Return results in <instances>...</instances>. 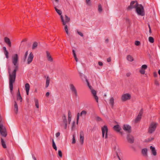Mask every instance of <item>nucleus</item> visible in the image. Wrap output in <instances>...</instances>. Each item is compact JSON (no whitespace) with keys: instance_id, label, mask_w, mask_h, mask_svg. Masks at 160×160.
<instances>
[{"instance_id":"obj_20","label":"nucleus","mask_w":160,"mask_h":160,"mask_svg":"<svg viewBox=\"0 0 160 160\" xmlns=\"http://www.w3.org/2000/svg\"><path fill=\"white\" fill-rule=\"evenodd\" d=\"M137 4H138L137 1H132L131 2V9L134 8Z\"/></svg>"},{"instance_id":"obj_32","label":"nucleus","mask_w":160,"mask_h":160,"mask_svg":"<svg viewBox=\"0 0 160 160\" xmlns=\"http://www.w3.org/2000/svg\"><path fill=\"white\" fill-rule=\"evenodd\" d=\"M52 146L53 148L55 150H57V147L53 139H52Z\"/></svg>"},{"instance_id":"obj_58","label":"nucleus","mask_w":160,"mask_h":160,"mask_svg":"<svg viewBox=\"0 0 160 160\" xmlns=\"http://www.w3.org/2000/svg\"><path fill=\"white\" fill-rule=\"evenodd\" d=\"M127 59L128 61H130V55H129L127 56Z\"/></svg>"},{"instance_id":"obj_40","label":"nucleus","mask_w":160,"mask_h":160,"mask_svg":"<svg viewBox=\"0 0 160 160\" xmlns=\"http://www.w3.org/2000/svg\"><path fill=\"white\" fill-rule=\"evenodd\" d=\"M4 52L5 55L6 56V58L7 59L8 58H9V56L8 55V51H7L6 52Z\"/></svg>"},{"instance_id":"obj_1","label":"nucleus","mask_w":160,"mask_h":160,"mask_svg":"<svg viewBox=\"0 0 160 160\" xmlns=\"http://www.w3.org/2000/svg\"><path fill=\"white\" fill-rule=\"evenodd\" d=\"M135 7L136 12L137 14L140 16H143L145 15V12L143 6L142 4H137Z\"/></svg>"},{"instance_id":"obj_28","label":"nucleus","mask_w":160,"mask_h":160,"mask_svg":"<svg viewBox=\"0 0 160 160\" xmlns=\"http://www.w3.org/2000/svg\"><path fill=\"white\" fill-rule=\"evenodd\" d=\"M50 78L48 76L47 78L46 79V88H47L48 87L49 83H50Z\"/></svg>"},{"instance_id":"obj_10","label":"nucleus","mask_w":160,"mask_h":160,"mask_svg":"<svg viewBox=\"0 0 160 160\" xmlns=\"http://www.w3.org/2000/svg\"><path fill=\"white\" fill-rule=\"evenodd\" d=\"M52 2L53 4V5L54 6V8L56 11L58 13V14L60 15V16H62V11L59 9H58L57 8V6H56V3H56L54 0L52 1Z\"/></svg>"},{"instance_id":"obj_19","label":"nucleus","mask_w":160,"mask_h":160,"mask_svg":"<svg viewBox=\"0 0 160 160\" xmlns=\"http://www.w3.org/2000/svg\"><path fill=\"white\" fill-rule=\"evenodd\" d=\"M47 54V58L48 60L50 62H52L53 61V58L52 57L50 53L48 51L46 52Z\"/></svg>"},{"instance_id":"obj_5","label":"nucleus","mask_w":160,"mask_h":160,"mask_svg":"<svg viewBox=\"0 0 160 160\" xmlns=\"http://www.w3.org/2000/svg\"><path fill=\"white\" fill-rule=\"evenodd\" d=\"M108 131V128L106 126L104 125L103 127H102V137L103 138L104 137V135L105 134V139L107 138Z\"/></svg>"},{"instance_id":"obj_3","label":"nucleus","mask_w":160,"mask_h":160,"mask_svg":"<svg viewBox=\"0 0 160 160\" xmlns=\"http://www.w3.org/2000/svg\"><path fill=\"white\" fill-rule=\"evenodd\" d=\"M122 128L123 130L128 133L127 139L129 142H130V137L129 135L130 133V126L128 125L124 124Z\"/></svg>"},{"instance_id":"obj_13","label":"nucleus","mask_w":160,"mask_h":160,"mask_svg":"<svg viewBox=\"0 0 160 160\" xmlns=\"http://www.w3.org/2000/svg\"><path fill=\"white\" fill-rule=\"evenodd\" d=\"M33 53L31 52L29 54L28 59V62H27V64H30L32 62V60H33Z\"/></svg>"},{"instance_id":"obj_24","label":"nucleus","mask_w":160,"mask_h":160,"mask_svg":"<svg viewBox=\"0 0 160 160\" xmlns=\"http://www.w3.org/2000/svg\"><path fill=\"white\" fill-rule=\"evenodd\" d=\"M1 144H2V147L4 148H6L7 146L6 144V143H5V141L2 138H1Z\"/></svg>"},{"instance_id":"obj_18","label":"nucleus","mask_w":160,"mask_h":160,"mask_svg":"<svg viewBox=\"0 0 160 160\" xmlns=\"http://www.w3.org/2000/svg\"><path fill=\"white\" fill-rule=\"evenodd\" d=\"M4 41L5 42L8 46L10 47H11V42L10 39L7 37H5L4 38Z\"/></svg>"},{"instance_id":"obj_4","label":"nucleus","mask_w":160,"mask_h":160,"mask_svg":"<svg viewBox=\"0 0 160 160\" xmlns=\"http://www.w3.org/2000/svg\"><path fill=\"white\" fill-rule=\"evenodd\" d=\"M10 68H8V73H9V82H14L15 81L16 77V74L15 73V71H13L12 74L10 73Z\"/></svg>"},{"instance_id":"obj_64","label":"nucleus","mask_w":160,"mask_h":160,"mask_svg":"<svg viewBox=\"0 0 160 160\" xmlns=\"http://www.w3.org/2000/svg\"><path fill=\"white\" fill-rule=\"evenodd\" d=\"M3 50L4 51V52H6V51H7V50H6V48L5 47H3Z\"/></svg>"},{"instance_id":"obj_9","label":"nucleus","mask_w":160,"mask_h":160,"mask_svg":"<svg viewBox=\"0 0 160 160\" xmlns=\"http://www.w3.org/2000/svg\"><path fill=\"white\" fill-rule=\"evenodd\" d=\"M12 63L14 65L17 64L18 61V57L17 54H15L12 57Z\"/></svg>"},{"instance_id":"obj_17","label":"nucleus","mask_w":160,"mask_h":160,"mask_svg":"<svg viewBox=\"0 0 160 160\" xmlns=\"http://www.w3.org/2000/svg\"><path fill=\"white\" fill-rule=\"evenodd\" d=\"M84 141V134L83 132L82 131L80 132V142L82 145Z\"/></svg>"},{"instance_id":"obj_48","label":"nucleus","mask_w":160,"mask_h":160,"mask_svg":"<svg viewBox=\"0 0 160 160\" xmlns=\"http://www.w3.org/2000/svg\"><path fill=\"white\" fill-rule=\"evenodd\" d=\"M154 83L157 86H159V84L157 80H155Z\"/></svg>"},{"instance_id":"obj_23","label":"nucleus","mask_w":160,"mask_h":160,"mask_svg":"<svg viewBox=\"0 0 160 160\" xmlns=\"http://www.w3.org/2000/svg\"><path fill=\"white\" fill-rule=\"evenodd\" d=\"M25 89L26 92V93L27 95H28L30 89V85L29 84L27 83L25 84Z\"/></svg>"},{"instance_id":"obj_12","label":"nucleus","mask_w":160,"mask_h":160,"mask_svg":"<svg viewBox=\"0 0 160 160\" xmlns=\"http://www.w3.org/2000/svg\"><path fill=\"white\" fill-rule=\"evenodd\" d=\"M93 95V98L95 99L96 101L97 102H98V97L97 96V92L94 89L91 90V91Z\"/></svg>"},{"instance_id":"obj_14","label":"nucleus","mask_w":160,"mask_h":160,"mask_svg":"<svg viewBox=\"0 0 160 160\" xmlns=\"http://www.w3.org/2000/svg\"><path fill=\"white\" fill-rule=\"evenodd\" d=\"M141 153L143 157H148V149L147 148L142 149L141 150Z\"/></svg>"},{"instance_id":"obj_57","label":"nucleus","mask_w":160,"mask_h":160,"mask_svg":"<svg viewBox=\"0 0 160 160\" xmlns=\"http://www.w3.org/2000/svg\"><path fill=\"white\" fill-rule=\"evenodd\" d=\"M68 118L69 117H71V113L70 111H69L68 112Z\"/></svg>"},{"instance_id":"obj_22","label":"nucleus","mask_w":160,"mask_h":160,"mask_svg":"<svg viewBox=\"0 0 160 160\" xmlns=\"http://www.w3.org/2000/svg\"><path fill=\"white\" fill-rule=\"evenodd\" d=\"M14 111L15 113L17 114L18 111V107L16 102L15 101H14Z\"/></svg>"},{"instance_id":"obj_54","label":"nucleus","mask_w":160,"mask_h":160,"mask_svg":"<svg viewBox=\"0 0 160 160\" xmlns=\"http://www.w3.org/2000/svg\"><path fill=\"white\" fill-rule=\"evenodd\" d=\"M75 121H73L72 123V128L75 127Z\"/></svg>"},{"instance_id":"obj_31","label":"nucleus","mask_w":160,"mask_h":160,"mask_svg":"<svg viewBox=\"0 0 160 160\" xmlns=\"http://www.w3.org/2000/svg\"><path fill=\"white\" fill-rule=\"evenodd\" d=\"M98 11L100 13H101V12H102V6L100 4H99L98 5Z\"/></svg>"},{"instance_id":"obj_63","label":"nucleus","mask_w":160,"mask_h":160,"mask_svg":"<svg viewBox=\"0 0 160 160\" xmlns=\"http://www.w3.org/2000/svg\"><path fill=\"white\" fill-rule=\"evenodd\" d=\"M98 65L99 66H102L103 65V63H102V62H98Z\"/></svg>"},{"instance_id":"obj_29","label":"nucleus","mask_w":160,"mask_h":160,"mask_svg":"<svg viewBox=\"0 0 160 160\" xmlns=\"http://www.w3.org/2000/svg\"><path fill=\"white\" fill-rule=\"evenodd\" d=\"M14 82H9V88L10 92H12L13 90V83Z\"/></svg>"},{"instance_id":"obj_46","label":"nucleus","mask_w":160,"mask_h":160,"mask_svg":"<svg viewBox=\"0 0 160 160\" xmlns=\"http://www.w3.org/2000/svg\"><path fill=\"white\" fill-rule=\"evenodd\" d=\"M134 137L132 136H131V143H132L134 142Z\"/></svg>"},{"instance_id":"obj_51","label":"nucleus","mask_w":160,"mask_h":160,"mask_svg":"<svg viewBox=\"0 0 160 160\" xmlns=\"http://www.w3.org/2000/svg\"><path fill=\"white\" fill-rule=\"evenodd\" d=\"M77 32L78 33L79 35H80L81 37H82L83 36V34L82 32H79L78 31H77Z\"/></svg>"},{"instance_id":"obj_6","label":"nucleus","mask_w":160,"mask_h":160,"mask_svg":"<svg viewBox=\"0 0 160 160\" xmlns=\"http://www.w3.org/2000/svg\"><path fill=\"white\" fill-rule=\"evenodd\" d=\"M0 133L3 137H6L7 136V130L4 125L0 127Z\"/></svg>"},{"instance_id":"obj_49","label":"nucleus","mask_w":160,"mask_h":160,"mask_svg":"<svg viewBox=\"0 0 160 160\" xmlns=\"http://www.w3.org/2000/svg\"><path fill=\"white\" fill-rule=\"evenodd\" d=\"M140 44V42L139 41H136L135 42V44L136 46H139Z\"/></svg>"},{"instance_id":"obj_52","label":"nucleus","mask_w":160,"mask_h":160,"mask_svg":"<svg viewBox=\"0 0 160 160\" xmlns=\"http://www.w3.org/2000/svg\"><path fill=\"white\" fill-rule=\"evenodd\" d=\"M79 115H80V114L79 113H78L77 114V123L78 124V120H79Z\"/></svg>"},{"instance_id":"obj_43","label":"nucleus","mask_w":160,"mask_h":160,"mask_svg":"<svg viewBox=\"0 0 160 160\" xmlns=\"http://www.w3.org/2000/svg\"><path fill=\"white\" fill-rule=\"evenodd\" d=\"M139 72H140V73L142 74H144L145 72V70L142 69L141 68V69L140 70Z\"/></svg>"},{"instance_id":"obj_33","label":"nucleus","mask_w":160,"mask_h":160,"mask_svg":"<svg viewBox=\"0 0 160 160\" xmlns=\"http://www.w3.org/2000/svg\"><path fill=\"white\" fill-rule=\"evenodd\" d=\"M87 113V112L85 110L82 111L80 114V116H82V115H86Z\"/></svg>"},{"instance_id":"obj_21","label":"nucleus","mask_w":160,"mask_h":160,"mask_svg":"<svg viewBox=\"0 0 160 160\" xmlns=\"http://www.w3.org/2000/svg\"><path fill=\"white\" fill-rule=\"evenodd\" d=\"M150 149H151V153L152 155L154 156L156 155L157 153L155 148L152 146H151L150 147Z\"/></svg>"},{"instance_id":"obj_27","label":"nucleus","mask_w":160,"mask_h":160,"mask_svg":"<svg viewBox=\"0 0 160 160\" xmlns=\"http://www.w3.org/2000/svg\"><path fill=\"white\" fill-rule=\"evenodd\" d=\"M38 43L37 42H34L32 44V49H34L38 47Z\"/></svg>"},{"instance_id":"obj_39","label":"nucleus","mask_w":160,"mask_h":160,"mask_svg":"<svg viewBox=\"0 0 160 160\" xmlns=\"http://www.w3.org/2000/svg\"><path fill=\"white\" fill-rule=\"evenodd\" d=\"M14 66H15V67H14L15 69L13 71H15V73L16 74V72L18 69V66L17 64H16V65H14Z\"/></svg>"},{"instance_id":"obj_61","label":"nucleus","mask_w":160,"mask_h":160,"mask_svg":"<svg viewBox=\"0 0 160 160\" xmlns=\"http://www.w3.org/2000/svg\"><path fill=\"white\" fill-rule=\"evenodd\" d=\"M111 58L110 57H109V58H107V61L108 62H111Z\"/></svg>"},{"instance_id":"obj_30","label":"nucleus","mask_w":160,"mask_h":160,"mask_svg":"<svg viewBox=\"0 0 160 160\" xmlns=\"http://www.w3.org/2000/svg\"><path fill=\"white\" fill-rule=\"evenodd\" d=\"M62 118L63 123L67 122V121L66 119V116L65 114H63Z\"/></svg>"},{"instance_id":"obj_59","label":"nucleus","mask_w":160,"mask_h":160,"mask_svg":"<svg viewBox=\"0 0 160 160\" xmlns=\"http://www.w3.org/2000/svg\"><path fill=\"white\" fill-rule=\"evenodd\" d=\"M60 135V133L59 132H57L56 134V137H58Z\"/></svg>"},{"instance_id":"obj_60","label":"nucleus","mask_w":160,"mask_h":160,"mask_svg":"<svg viewBox=\"0 0 160 160\" xmlns=\"http://www.w3.org/2000/svg\"><path fill=\"white\" fill-rule=\"evenodd\" d=\"M71 120V117H69L68 118V123L69 124Z\"/></svg>"},{"instance_id":"obj_2","label":"nucleus","mask_w":160,"mask_h":160,"mask_svg":"<svg viewBox=\"0 0 160 160\" xmlns=\"http://www.w3.org/2000/svg\"><path fill=\"white\" fill-rule=\"evenodd\" d=\"M158 123L155 122H152L149 126L148 128V132L150 134L153 133L156 130Z\"/></svg>"},{"instance_id":"obj_45","label":"nucleus","mask_w":160,"mask_h":160,"mask_svg":"<svg viewBox=\"0 0 160 160\" xmlns=\"http://www.w3.org/2000/svg\"><path fill=\"white\" fill-rule=\"evenodd\" d=\"M91 0H86V4L89 6H90L91 5V3L90 2Z\"/></svg>"},{"instance_id":"obj_11","label":"nucleus","mask_w":160,"mask_h":160,"mask_svg":"<svg viewBox=\"0 0 160 160\" xmlns=\"http://www.w3.org/2000/svg\"><path fill=\"white\" fill-rule=\"evenodd\" d=\"M70 89L72 92L75 94L76 97H77L78 96L77 92L73 85L72 84H71L70 85Z\"/></svg>"},{"instance_id":"obj_37","label":"nucleus","mask_w":160,"mask_h":160,"mask_svg":"<svg viewBox=\"0 0 160 160\" xmlns=\"http://www.w3.org/2000/svg\"><path fill=\"white\" fill-rule=\"evenodd\" d=\"M35 106L37 108H39V104L38 101L37 99H35Z\"/></svg>"},{"instance_id":"obj_50","label":"nucleus","mask_w":160,"mask_h":160,"mask_svg":"<svg viewBox=\"0 0 160 160\" xmlns=\"http://www.w3.org/2000/svg\"><path fill=\"white\" fill-rule=\"evenodd\" d=\"M28 54V51H27L26 52L25 55H24V61H25L26 58L27 57Z\"/></svg>"},{"instance_id":"obj_36","label":"nucleus","mask_w":160,"mask_h":160,"mask_svg":"<svg viewBox=\"0 0 160 160\" xmlns=\"http://www.w3.org/2000/svg\"><path fill=\"white\" fill-rule=\"evenodd\" d=\"M148 40L149 42L151 43H153L154 42L153 38L151 37H149Z\"/></svg>"},{"instance_id":"obj_47","label":"nucleus","mask_w":160,"mask_h":160,"mask_svg":"<svg viewBox=\"0 0 160 160\" xmlns=\"http://www.w3.org/2000/svg\"><path fill=\"white\" fill-rule=\"evenodd\" d=\"M75 142H76V140H75V136H74V135H73L72 141V144H74V143H75Z\"/></svg>"},{"instance_id":"obj_25","label":"nucleus","mask_w":160,"mask_h":160,"mask_svg":"<svg viewBox=\"0 0 160 160\" xmlns=\"http://www.w3.org/2000/svg\"><path fill=\"white\" fill-rule=\"evenodd\" d=\"M118 157L119 160H121V159L119 157L117 152H116L115 153L113 156L112 159L113 160H116V158Z\"/></svg>"},{"instance_id":"obj_15","label":"nucleus","mask_w":160,"mask_h":160,"mask_svg":"<svg viewBox=\"0 0 160 160\" xmlns=\"http://www.w3.org/2000/svg\"><path fill=\"white\" fill-rule=\"evenodd\" d=\"M113 128L115 131L117 132H119L122 135L123 134V133L122 132L120 131L121 129V128L119 125H117L114 126L113 127Z\"/></svg>"},{"instance_id":"obj_53","label":"nucleus","mask_w":160,"mask_h":160,"mask_svg":"<svg viewBox=\"0 0 160 160\" xmlns=\"http://www.w3.org/2000/svg\"><path fill=\"white\" fill-rule=\"evenodd\" d=\"M87 81L88 82V87L90 89L91 91V90L93 89L92 88V87L91 86L89 85V82H88V80H87Z\"/></svg>"},{"instance_id":"obj_55","label":"nucleus","mask_w":160,"mask_h":160,"mask_svg":"<svg viewBox=\"0 0 160 160\" xmlns=\"http://www.w3.org/2000/svg\"><path fill=\"white\" fill-rule=\"evenodd\" d=\"M96 120L98 121H100L101 120V118L98 116H97L96 118Z\"/></svg>"},{"instance_id":"obj_42","label":"nucleus","mask_w":160,"mask_h":160,"mask_svg":"<svg viewBox=\"0 0 160 160\" xmlns=\"http://www.w3.org/2000/svg\"><path fill=\"white\" fill-rule=\"evenodd\" d=\"M147 66L146 65H143L141 67V68L145 70L147 68Z\"/></svg>"},{"instance_id":"obj_41","label":"nucleus","mask_w":160,"mask_h":160,"mask_svg":"<svg viewBox=\"0 0 160 160\" xmlns=\"http://www.w3.org/2000/svg\"><path fill=\"white\" fill-rule=\"evenodd\" d=\"M3 122H2V118L1 117V115H0V127L1 126H3Z\"/></svg>"},{"instance_id":"obj_16","label":"nucleus","mask_w":160,"mask_h":160,"mask_svg":"<svg viewBox=\"0 0 160 160\" xmlns=\"http://www.w3.org/2000/svg\"><path fill=\"white\" fill-rule=\"evenodd\" d=\"M130 98V94L126 93L123 94L122 97V99L123 101H125Z\"/></svg>"},{"instance_id":"obj_8","label":"nucleus","mask_w":160,"mask_h":160,"mask_svg":"<svg viewBox=\"0 0 160 160\" xmlns=\"http://www.w3.org/2000/svg\"><path fill=\"white\" fill-rule=\"evenodd\" d=\"M142 113V109H141L137 117L134 121H132V122L134 123H138L141 120Z\"/></svg>"},{"instance_id":"obj_26","label":"nucleus","mask_w":160,"mask_h":160,"mask_svg":"<svg viewBox=\"0 0 160 160\" xmlns=\"http://www.w3.org/2000/svg\"><path fill=\"white\" fill-rule=\"evenodd\" d=\"M109 103L111 105L112 107V108L113 107L114 101V98L113 97H111L109 100Z\"/></svg>"},{"instance_id":"obj_38","label":"nucleus","mask_w":160,"mask_h":160,"mask_svg":"<svg viewBox=\"0 0 160 160\" xmlns=\"http://www.w3.org/2000/svg\"><path fill=\"white\" fill-rule=\"evenodd\" d=\"M64 123V124H62L61 125V126H63L64 127V128L65 129H66L67 128V122H65L63 123Z\"/></svg>"},{"instance_id":"obj_44","label":"nucleus","mask_w":160,"mask_h":160,"mask_svg":"<svg viewBox=\"0 0 160 160\" xmlns=\"http://www.w3.org/2000/svg\"><path fill=\"white\" fill-rule=\"evenodd\" d=\"M58 155L60 157H62V152L61 150H59L58 151Z\"/></svg>"},{"instance_id":"obj_7","label":"nucleus","mask_w":160,"mask_h":160,"mask_svg":"<svg viewBox=\"0 0 160 160\" xmlns=\"http://www.w3.org/2000/svg\"><path fill=\"white\" fill-rule=\"evenodd\" d=\"M65 20H64V18L62 16H60L61 22L63 25H65L67 23H68L70 20V18L68 17L66 15H65Z\"/></svg>"},{"instance_id":"obj_34","label":"nucleus","mask_w":160,"mask_h":160,"mask_svg":"<svg viewBox=\"0 0 160 160\" xmlns=\"http://www.w3.org/2000/svg\"><path fill=\"white\" fill-rule=\"evenodd\" d=\"M64 25L65 26L64 29L65 31V32H66V33L68 35H69V33L68 31V26L66 24L65 25Z\"/></svg>"},{"instance_id":"obj_35","label":"nucleus","mask_w":160,"mask_h":160,"mask_svg":"<svg viewBox=\"0 0 160 160\" xmlns=\"http://www.w3.org/2000/svg\"><path fill=\"white\" fill-rule=\"evenodd\" d=\"M17 100H19L20 102H22V98L21 95H18V96H17Z\"/></svg>"},{"instance_id":"obj_56","label":"nucleus","mask_w":160,"mask_h":160,"mask_svg":"<svg viewBox=\"0 0 160 160\" xmlns=\"http://www.w3.org/2000/svg\"><path fill=\"white\" fill-rule=\"evenodd\" d=\"M72 51L74 57H76V55L75 52V51L74 50H73Z\"/></svg>"},{"instance_id":"obj_62","label":"nucleus","mask_w":160,"mask_h":160,"mask_svg":"<svg viewBox=\"0 0 160 160\" xmlns=\"http://www.w3.org/2000/svg\"><path fill=\"white\" fill-rule=\"evenodd\" d=\"M157 73L156 72H154L153 73V76L154 77H157Z\"/></svg>"}]
</instances>
